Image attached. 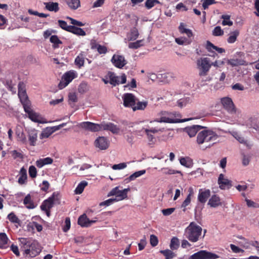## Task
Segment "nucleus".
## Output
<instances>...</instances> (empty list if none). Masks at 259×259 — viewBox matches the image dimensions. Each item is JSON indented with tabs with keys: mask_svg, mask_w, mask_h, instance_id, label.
Returning a JSON list of instances; mask_svg holds the SVG:
<instances>
[{
	"mask_svg": "<svg viewBox=\"0 0 259 259\" xmlns=\"http://www.w3.org/2000/svg\"><path fill=\"white\" fill-rule=\"evenodd\" d=\"M161 171H162V172L165 175H174L176 174L181 173L180 171L172 169L168 167L162 168L161 169Z\"/></svg>",
	"mask_w": 259,
	"mask_h": 259,
	"instance_id": "nucleus-52",
	"label": "nucleus"
},
{
	"mask_svg": "<svg viewBox=\"0 0 259 259\" xmlns=\"http://www.w3.org/2000/svg\"><path fill=\"white\" fill-rule=\"evenodd\" d=\"M139 33L136 27H134L131 29L130 31L127 34V40L128 41L135 40L138 37Z\"/></svg>",
	"mask_w": 259,
	"mask_h": 259,
	"instance_id": "nucleus-25",
	"label": "nucleus"
},
{
	"mask_svg": "<svg viewBox=\"0 0 259 259\" xmlns=\"http://www.w3.org/2000/svg\"><path fill=\"white\" fill-rule=\"evenodd\" d=\"M69 28V32H71L75 34L80 36H84L85 35V31L82 28L76 27L73 26H71V27Z\"/></svg>",
	"mask_w": 259,
	"mask_h": 259,
	"instance_id": "nucleus-39",
	"label": "nucleus"
},
{
	"mask_svg": "<svg viewBox=\"0 0 259 259\" xmlns=\"http://www.w3.org/2000/svg\"><path fill=\"white\" fill-rule=\"evenodd\" d=\"M96 222L97 220H90L85 214L81 215L78 219V224L82 227H89Z\"/></svg>",
	"mask_w": 259,
	"mask_h": 259,
	"instance_id": "nucleus-20",
	"label": "nucleus"
},
{
	"mask_svg": "<svg viewBox=\"0 0 259 259\" xmlns=\"http://www.w3.org/2000/svg\"><path fill=\"white\" fill-rule=\"evenodd\" d=\"M181 115L177 112H169L165 110L159 111L156 118L153 120H146L140 121L138 127L135 131L137 135L142 136L145 133L149 144H153L155 138L152 134H161L166 131L165 128L158 125V123H176L183 122L191 119H181Z\"/></svg>",
	"mask_w": 259,
	"mask_h": 259,
	"instance_id": "nucleus-1",
	"label": "nucleus"
},
{
	"mask_svg": "<svg viewBox=\"0 0 259 259\" xmlns=\"http://www.w3.org/2000/svg\"><path fill=\"white\" fill-rule=\"evenodd\" d=\"M78 126L85 131L96 132L101 131V124L86 121L78 124Z\"/></svg>",
	"mask_w": 259,
	"mask_h": 259,
	"instance_id": "nucleus-11",
	"label": "nucleus"
},
{
	"mask_svg": "<svg viewBox=\"0 0 259 259\" xmlns=\"http://www.w3.org/2000/svg\"><path fill=\"white\" fill-rule=\"evenodd\" d=\"M191 102V100L189 97H186L179 100L177 102L178 106L180 108L185 106L187 104Z\"/></svg>",
	"mask_w": 259,
	"mask_h": 259,
	"instance_id": "nucleus-50",
	"label": "nucleus"
},
{
	"mask_svg": "<svg viewBox=\"0 0 259 259\" xmlns=\"http://www.w3.org/2000/svg\"><path fill=\"white\" fill-rule=\"evenodd\" d=\"M94 145L99 149L105 150L109 147L110 141L106 137L103 136L99 137L95 140Z\"/></svg>",
	"mask_w": 259,
	"mask_h": 259,
	"instance_id": "nucleus-13",
	"label": "nucleus"
},
{
	"mask_svg": "<svg viewBox=\"0 0 259 259\" xmlns=\"http://www.w3.org/2000/svg\"><path fill=\"white\" fill-rule=\"evenodd\" d=\"M30 245H29L28 248L25 249V254L29 255L31 257L36 256L41 251L40 245L37 242L32 240Z\"/></svg>",
	"mask_w": 259,
	"mask_h": 259,
	"instance_id": "nucleus-10",
	"label": "nucleus"
},
{
	"mask_svg": "<svg viewBox=\"0 0 259 259\" xmlns=\"http://www.w3.org/2000/svg\"><path fill=\"white\" fill-rule=\"evenodd\" d=\"M220 256L212 252L201 250L191 255L189 259H218Z\"/></svg>",
	"mask_w": 259,
	"mask_h": 259,
	"instance_id": "nucleus-5",
	"label": "nucleus"
},
{
	"mask_svg": "<svg viewBox=\"0 0 259 259\" xmlns=\"http://www.w3.org/2000/svg\"><path fill=\"white\" fill-rule=\"evenodd\" d=\"M202 7L204 9H207L208 6L215 3V0H202Z\"/></svg>",
	"mask_w": 259,
	"mask_h": 259,
	"instance_id": "nucleus-61",
	"label": "nucleus"
},
{
	"mask_svg": "<svg viewBox=\"0 0 259 259\" xmlns=\"http://www.w3.org/2000/svg\"><path fill=\"white\" fill-rule=\"evenodd\" d=\"M108 77L109 78L110 84L113 86L125 83L126 81V77L125 74H122L121 76H117L114 73L109 72Z\"/></svg>",
	"mask_w": 259,
	"mask_h": 259,
	"instance_id": "nucleus-9",
	"label": "nucleus"
},
{
	"mask_svg": "<svg viewBox=\"0 0 259 259\" xmlns=\"http://www.w3.org/2000/svg\"><path fill=\"white\" fill-rule=\"evenodd\" d=\"M123 105L125 107H134L135 105L137 98L131 93L124 94L122 96Z\"/></svg>",
	"mask_w": 259,
	"mask_h": 259,
	"instance_id": "nucleus-14",
	"label": "nucleus"
},
{
	"mask_svg": "<svg viewBox=\"0 0 259 259\" xmlns=\"http://www.w3.org/2000/svg\"><path fill=\"white\" fill-rule=\"evenodd\" d=\"M169 74L167 73H159L158 81L161 82H167L168 81V78Z\"/></svg>",
	"mask_w": 259,
	"mask_h": 259,
	"instance_id": "nucleus-56",
	"label": "nucleus"
},
{
	"mask_svg": "<svg viewBox=\"0 0 259 259\" xmlns=\"http://www.w3.org/2000/svg\"><path fill=\"white\" fill-rule=\"evenodd\" d=\"M77 73L73 70L66 72L63 76L62 80L59 84V87L62 89L66 87L74 78L77 76Z\"/></svg>",
	"mask_w": 259,
	"mask_h": 259,
	"instance_id": "nucleus-7",
	"label": "nucleus"
},
{
	"mask_svg": "<svg viewBox=\"0 0 259 259\" xmlns=\"http://www.w3.org/2000/svg\"><path fill=\"white\" fill-rule=\"evenodd\" d=\"M85 55L83 52L80 53L75 59V64L79 68L84 65Z\"/></svg>",
	"mask_w": 259,
	"mask_h": 259,
	"instance_id": "nucleus-30",
	"label": "nucleus"
},
{
	"mask_svg": "<svg viewBox=\"0 0 259 259\" xmlns=\"http://www.w3.org/2000/svg\"><path fill=\"white\" fill-rule=\"evenodd\" d=\"M59 25L63 29L69 31V27H71V25H68L67 23L63 20H59L58 21Z\"/></svg>",
	"mask_w": 259,
	"mask_h": 259,
	"instance_id": "nucleus-62",
	"label": "nucleus"
},
{
	"mask_svg": "<svg viewBox=\"0 0 259 259\" xmlns=\"http://www.w3.org/2000/svg\"><path fill=\"white\" fill-rule=\"evenodd\" d=\"M145 44V40L144 39L138 40L133 42H130L128 45V47L130 49H137L142 46H144Z\"/></svg>",
	"mask_w": 259,
	"mask_h": 259,
	"instance_id": "nucleus-32",
	"label": "nucleus"
},
{
	"mask_svg": "<svg viewBox=\"0 0 259 259\" xmlns=\"http://www.w3.org/2000/svg\"><path fill=\"white\" fill-rule=\"evenodd\" d=\"M32 240L30 239H27L25 238H19V241L20 242L21 248H22L24 251L25 249L28 248L29 245H30Z\"/></svg>",
	"mask_w": 259,
	"mask_h": 259,
	"instance_id": "nucleus-40",
	"label": "nucleus"
},
{
	"mask_svg": "<svg viewBox=\"0 0 259 259\" xmlns=\"http://www.w3.org/2000/svg\"><path fill=\"white\" fill-rule=\"evenodd\" d=\"M197 66L199 70V75L205 76L207 75L211 64L208 58H201L197 61Z\"/></svg>",
	"mask_w": 259,
	"mask_h": 259,
	"instance_id": "nucleus-4",
	"label": "nucleus"
},
{
	"mask_svg": "<svg viewBox=\"0 0 259 259\" xmlns=\"http://www.w3.org/2000/svg\"><path fill=\"white\" fill-rule=\"evenodd\" d=\"M127 167V164L125 162L120 163L119 164H114L112 166V168L114 170L122 169Z\"/></svg>",
	"mask_w": 259,
	"mask_h": 259,
	"instance_id": "nucleus-58",
	"label": "nucleus"
},
{
	"mask_svg": "<svg viewBox=\"0 0 259 259\" xmlns=\"http://www.w3.org/2000/svg\"><path fill=\"white\" fill-rule=\"evenodd\" d=\"M226 62V59H224L223 60H216L211 63V66L215 67H221Z\"/></svg>",
	"mask_w": 259,
	"mask_h": 259,
	"instance_id": "nucleus-59",
	"label": "nucleus"
},
{
	"mask_svg": "<svg viewBox=\"0 0 259 259\" xmlns=\"http://www.w3.org/2000/svg\"><path fill=\"white\" fill-rule=\"evenodd\" d=\"M24 204L25 205L26 207L29 209H33L35 206L32 202L31 196L29 194H28L24 198L23 201Z\"/></svg>",
	"mask_w": 259,
	"mask_h": 259,
	"instance_id": "nucleus-41",
	"label": "nucleus"
},
{
	"mask_svg": "<svg viewBox=\"0 0 259 259\" xmlns=\"http://www.w3.org/2000/svg\"><path fill=\"white\" fill-rule=\"evenodd\" d=\"M66 2L68 6L71 10H76L80 6L79 0H66Z\"/></svg>",
	"mask_w": 259,
	"mask_h": 259,
	"instance_id": "nucleus-35",
	"label": "nucleus"
},
{
	"mask_svg": "<svg viewBox=\"0 0 259 259\" xmlns=\"http://www.w3.org/2000/svg\"><path fill=\"white\" fill-rule=\"evenodd\" d=\"M221 103L224 107L230 113H234L235 109L234 104L231 98L229 97H224L221 99Z\"/></svg>",
	"mask_w": 259,
	"mask_h": 259,
	"instance_id": "nucleus-16",
	"label": "nucleus"
},
{
	"mask_svg": "<svg viewBox=\"0 0 259 259\" xmlns=\"http://www.w3.org/2000/svg\"><path fill=\"white\" fill-rule=\"evenodd\" d=\"M176 42L179 45H188L192 41L191 38L180 37L175 38Z\"/></svg>",
	"mask_w": 259,
	"mask_h": 259,
	"instance_id": "nucleus-37",
	"label": "nucleus"
},
{
	"mask_svg": "<svg viewBox=\"0 0 259 259\" xmlns=\"http://www.w3.org/2000/svg\"><path fill=\"white\" fill-rule=\"evenodd\" d=\"M228 64L230 65L232 67L237 66L239 65H247V63L243 60L239 59H230L226 60Z\"/></svg>",
	"mask_w": 259,
	"mask_h": 259,
	"instance_id": "nucleus-24",
	"label": "nucleus"
},
{
	"mask_svg": "<svg viewBox=\"0 0 259 259\" xmlns=\"http://www.w3.org/2000/svg\"><path fill=\"white\" fill-rule=\"evenodd\" d=\"M18 96L20 98V101L23 105V108L31 104L30 102L28 99V97L26 95V91L22 92V93H18Z\"/></svg>",
	"mask_w": 259,
	"mask_h": 259,
	"instance_id": "nucleus-34",
	"label": "nucleus"
},
{
	"mask_svg": "<svg viewBox=\"0 0 259 259\" xmlns=\"http://www.w3.org/2000/svg\"><path fill=\"white\" fill-rule=\"evenodd\" d=\"M222 18L224 19V20L222 22L223 25L232 26L233 25V22L230 20V16L229 15H222Z\"/></svg>",
	"mask_w": 259,
	"mask_h": 259,
	"instance_id": "nucleus-53",
	"label": "nucleus"
},
{
	"mask_svg": "<svg viewBox=\"0 0 259 259\" xmlns=\"http://www.w3.org/2000/svg\"><path fill=\"white\" fill-rule=\"evenodd\" d=\"M130 191L129 188L124 189L123 190H120L119 187H116L113 188L108 194V196H115L116 201H121L127 198V193Z\"/></svg>",
	"mask_w": 259,
	"mask_h": 259,
	"instance_id": "nucleus-6",
	"label": "nucleus"
},
{
	"mask_svg": "<svg viewBox=\"0 0 259 259\" xmlns=\"http://www.w3.org/2000/svg\"><path fill=\"white\" fill-rule=\"evenodd\" d=\"M146 173L145 169H142L141 170L137 171L130 175L128 178H127L125 180L127 182H131L135 180L137 178L140 177L141 176L144 175Z\"/></svg>",
	"mask_w": 259,
	"mask_h": 259,
	"instance_id": "nucleus-29",
	"label": "nucleus"
},
{
	"mask_svg": "<svg viewBox=\"0 0 259 259\" xmlns=\"http://www.w3.org/2000/svg\"><path fill=\"white\" fill-rule=\"evenodd\" d=\"M179 29L181 33L186 34L188 37L191 38L193 36V33L191 30L186 28V26L184 23H182L180 24L179 27Z\"/></svg>",
	"mask_w": 259,
	"mask_h": 259,
	"instance_id": "nucleus-33",
	"label": "nucleus"
},
{
	"mask_svg": "<svg viewBox=\"0 0 259 259\" xmlns=\"http://www.w3.org/2000/svg\"><path fill=\"white\" fill-rule=\"evenodd\" d=\"M7 218L13 223L19 224L20 220L14 212H11L8 215Z\"/></svg>",
	"mask_w": 259,
	"mask_h": 259,
	"instance_id": "nucleus-54",
	"label": "nucleus"
},
{
	"mask_svg": "<svg viewBox=\"0 0 259 259\" xmlns=\"http://www.w3.org/2000/svg\"><path fill=\"white\" fill-rule=\"evenodd\" d=\"M218 138V135L212 131L203 130L197 134L196 143L200 148L204 150L210 147Z\"/></svg>",
	"mask_w": 259,
	"mask_h": 259,
	"instance_id": "nucleus-2",
	"label": "nucleus"
},
{
	"mask_svg": "<svg viewBox=\"0 0 259 259\" xmlns=\"http://www.w3.org/2000/svg\"><path fill=\"white\" fill-rule=\"evenodd\" d=\"M102 130H108L114 134H118L120 132L118 126L111 122L101 123V131Z\"/></svg>",
	"mask_w": 259,
	"mask_h": 259,
	"instance_id": "nucleus-19",
	"label": "nucleus"
},
{
	"mask_svg": "<svg viewBox=\"0 0 259 259\" xmlns=\"http://www.w3.org/2000/svg\"><path fill=\"white\" fill-rule=\"evenodd\" d=\"M203 128V126L198 125H193L185 128L184 131L187 133L190 137L195 136L196 133Z\"/></svg>",
	"mask_w": 259,
	"mask_h": 259,
	"instance_id": "nucleus-22",
	"label": "nucleus"
},
{
	"mask_svg": "<svg viewBox=\"0 0 259 259\" xmlns=\"http://www.w3.org/2000/svg\"><path fill=\"white\" fill-rule=\"evenodd\" d=\"M239 31L236 30L234 31L231 32L229 34V37L227 39V41L229 44H233L235 42L237 39V37L239 35Z\"/></svg>",
	"mask_w": 259,
	"mask_h": 259,
	"instance_id": "nucleus-38",
	"label": "nucleus"
},
{
	"mask_svg": "<svg viewBox=\"0 0 259 259\" xmlns=\"http://www.w3.org/2000/svg\"><path fill=\"white\" fill-rule=\"evenodd\" d=\"M52 134V131H51L50 128L49 127L46 128L44 129L40 135V139H42L44 138H48Z\"/></svg>",
	"mask_w": 259,
	"mask_h": 259,
	"instance_id": "nucleus-51",
	"label": "nucleus"
},
{
	"mask_svg": "<svg viewBox=\"0 0 259 259\" xmlns=\"http://www.w3.org/2000/svg\"><path fill=\"white\" fill-rule=\"evenodd\" d=\"M245 201L246 202V204L248 207H253V208H258L259 207V204L257 203H256L255 202H253V201L246 199Z\"/></svg>",
	"mask_w": 259,
	"mask_h": 259,
	"instance_id": "nucleus-64",
	"label": "nucleus"
},
{
	"mask_svg": "<svg viewBox=\"0 0 259 259\" xmlns=\"http://www.w3.org/2000/svg\"><path fill=\"white\" fill-rule=\"evenodd\" d=\"M15 134L16 135L18 141L25 144L27 143V138L24 133L22 126L20 125H17L16 126Z\"/></svg>",
	"mask_w": 259,
	"mask_h": 259,
	"instance_id": "nucleus-17",
	"label": "nucleus"
},
{
	"mask_svg": "<svg viewBox=\"0 0 259 259\" xmlns=\"http://www.w3.org/2000/svg\"><path fill=\"white\" fill-rule=\"evenodd\" d=\"M181 164L188 168H190L193 166V160L189 157H182L180 159Z\"/></svg>",
	"mask_w": 259,
	"mask_h": 259,
	"instance_id": "nucleus-36",
	"label": "nucleus"
},
{
	"mask_svg": "<svg viewBox=\"0 0 259 259\" xmlns=\"http://www.w3.org/2000/svg\"><path fill=\"white\" fill-rule=\"evenodd\" d=\"M218 184L221 189H225L227 187H229L231 185V181L225 178V176L221 174L219 175L218 179Z\"/></svg>",
	"mask_w": 259,
	"mask_h": 259,
	"instance_id": "nucleus-23",
	"label": "nucleus"
},
{
	"mask_svg": "<svg viewBox=\"0 0 259 259\" xmlns=\"http://www.w3.org/2000/svg\"><path fill=\"white\" fill-rule=\"evenodd\" d=\"M180 245L179 240L177 237H173L171 239L170 243V248L172 250L177 249Z\"/></svg>",
	"mask_w": 259,
	"mask_h": 259,
	"instance_id": "nucleus-47",
	"label": "nucleus"
},
{
	"mask_svg": "<svg viewBox=\"0 0 259 259\" xmlns=\"http://www.w3.org/2000/svg\"><path fill=\"white\" fill-rule=\"evenodd\" d=\"M29 175L32 178H35L36 176L37 171L35 167L33 165L30 166L29 168Z\"/></svg>",
	"mask_w": 259,
	"mask_h": 259,
	"instance_id": "nucleus-60",
	"label": "nucleus"
},
{
	"mask_svg": "<svg viewBox=\"0 0 259 259\" xmlns=\"http://www.w3.org/2000/svg\"><path fill=\"white\" fill-rule=\"evenodd\" d=\"M8 238L5 233H0V248H6L7 245Z\"/></svg>",
	"mask_w": 259,
	"mask_h": 259,
	"instance_id": "nucleus-44",
	"label": "nucleus"
},
{
	"mask_svg": "<svg viewBox=\"0 0 259 259\" xmlns=\"http://www.w3.org/2000/svg\"><path fill=\"white\" fill-rule=\"evenodd\" d=\"M58 194L54 193L51 197L44 201L40 206L41 210L50 209L53 206L54 204L58 202Z\"/></svg>",
	"mask_w": 259,
	"mask_h": 259,
	"instance_id": "nucleus-12",
	"label": "nucleus"
},
{
	"mask_svg": "<svg viewBox=\"0 0 259 259\" xmlns=\"http://www.w3.org/2000/svg\"><path fill=\"white\" fill-rule=\"evenodd\" d=\"M189 194L188 195L187 197H186L185 200L183 201V202L181 205V207L184 208L183 209L184 211H185V207L190 203L191 199V196L193 194V191L192 188H190L189 189Z\"/></svg>",
	"mask_w": 259,
	"mask_h": 259,
	"instance_id": "nucleus-42",
	"label": "nucleus"
},
{
	"mask_svg": "<svg viewBox=\"0 0 259 259\" xmlns=\"http://www.w3.org/2000/svg\"><path fill=\"white\" fill-rule=\"evenodd\" d=\"M202 229L196 223L192 222L186 229V237L191 242H196L201 235Z\"/></svg>",
	"mask_w": 259,
	"mask_h": 259,
	"instance_id": "nucleus-3",
	"label": "nucleus"
},
{
	"mask_svg": "<svg viewBox=\"0 0 259 259\" xmlns=\"http://www.w3.org/2000/svg\"><path fill=\"white\" fill-rule=\"evenodd\" d=\"M160 2L158 0H147L145 2V7L150 9L154 7L156 4H159Z\"/></svg>",
	"mask_w": 259,
	"mask_h": 259,
	"instance_id": "nucleus-55",
	"label": "nucleus"
},
{
	"mask_svg": "<svg viewBox=\"0 0 259 259\" xmlns=\"http://www.w3.org/2000/svg\"><path fill=\"white\" fill-rule=\"evenodd\" d=\"M26 132L29 145L32 146H35L37 141V131L34 128H30L26 130Z\"/></svg>",
	"mask_w": 259,
	"mask_h": 259,
	"instance_id": "nucleus-18",
	"label": "nucleus"
},
{
	"mask_svg": "<svg viewBox=\"0 0 259 259\" xmlns=\"http://www.w3.org/2000/svg\"><path fill=\"white\" fill-rule=\"evenodd\" d=\"M208 204L212 207H216L221 205L220 197L216 195H213L209 199Z\"/></svg>",
	"mask_w": 259,
	"mask_h": 259,
	"instance_id": "nucleus-26",
	"label": "nucleus"
},
{
	"mask_svg": "<svg viewBox=\"0 0 259 259\" xmlns=\"http://www.w3.org/2000/svg\"><path fill=\"white\" fill-rule=\"evenodd\" d=\"M24 111L27 113L28 116L32 121L37 123H44V118L38 113L34 112L31 108V104L24 107Z\"/></svg>",
	"mask_w": 259,
	"mask_h": 259,
	"instance_id": "nucleus-8",
	"label": "nucleus"
},
{
	"mask_svg": "<svg viewBox=\"0 0 259 259\" xmlns=\"http://www.w3.org/2000/svg\"><path fill=\"white\" fill-rule=\"evenodd\" d=\"M232 136L240 143L243 144L247 146H248L247 141H246L243 137H242L238 133L233 132L232 134Z\"/></svg>",
	"mask_w": 259,
	"mask_h": 259,
	"instance_id": "nucleus-48",
	"label": "nucleus"
},
{
	"mask_svg": "<svg viewBox=\"0 0 259 259\" xmlns=\"http://www.w3.org/2000/svg\"><path fill=\"white\" fill-rule=\"evenodd\" d=\"M53 162V159L50 157L40 159L36 161V166L41 168L45 165L51 164Z\"/></svg>",
	"mask_w": 259,
	"mask_h": 259,
	"instance_id": "nucleus-31",
	"label": "nucleus"
},
{
	"mask_svg": "<svg viewBox=\"0 0 259 259\" xmlns=\"http://www.w3.org/2000/svg\"><path fill=\"white\" fill-rule=\"evenodd\" d=\"M44 5L45 6V8L49 11L57 12L59 10V4L58 3H44Z\"/></svg>",
	"mask_w": 259,
	"mask_h": 259,
	"instance_id": "nucleus-27",
	"label": "nucleus"
},
{
	"mask_svg": "<svg viewBox=\"0 0 259 259\" xmlns=\"http://www.w3.org/2000/svg\"><path fill=\"white\" fill-rule=\"evenodd\" d=\"M88 182L85 181H81L75 189V193L76 194H80L83 192L84 188L88 185Z\"/></svg>",
	"mask_w": 259,
	"mask_h": 259,
	"instance_id": "nucleus-43",
	"label": "nucleus"
},
{
	"mask_svg": "<svg viewBox=\"0 0 259 259\" xmlns=\"http://www.w3.org/2000/svg\"><path fill=\"white\" fill-rule=\"evenodd\" d=\"M148 102L146 101L144 102H138L137 105H134L133 107V110L136 111L137 110H144L147 106Z\"/></svg>",
	"mask_w": 259,
	"mask_h": 259,
	"instance_id": "nucleus-49",
	"label": "nucleus"
},
{
	"mask_svg": "<svg viewBox=\"0 0 259 259\" xmlns=\"http://www.w3.org/2000/svg\"><path fill=\"white\" fill-rule=\"evenodd\" d=\"M116 201V199L114 198H110L108 200H106L104 201H103L100 203V206H108L113 203L114 202Z\"/></svg>",
	"mask_w": 259,
	"mask_h": 259,
	"instance_id": "nucleus-63",
	"label": "nucleus"
},
{
	"mask_svg": "<svg viewBox=\"0 0 259 259\" xmlns=\"http://www.w3.org/2000/svg\"><path fill=\"white\" fill-rule=\"evenodd\" d=\"M210 195V191L209 190L201 189L199 190L198 200L200 202L204 203L206 202Z\"/></svg>",
	"mask_w": 259,
	"mask_h": 259,
	"instance_id": "nucleus-21",
	"label": "nucleus"
},
{
	"mask_svg": "<svg viewBox=\"0 0 259 259\" xmlns=\"http://www.w3.org/2000/svg\"><path fill=\"white\" fill-rule=\"evenodd\" d=\"M114 66L118 68H122L127 63L124 57L118 54H114L111 60Z\"/></svg>",
	"mask_w": 259,
	"mask_h": 259,
	"instance_id": "nucleus-15",
	"label": "nucleus"
},
{
	"mask_svg": "<svg viewBox=\"0 0 259 259\" xmlns=\"http://www.w3.org/2000/svg\"><path fill=\"white\" fill-rule=\"evenodd\" d=\"M160 252L165 256V259H171L176 255L174 252L169 249L160 250Z\"/></svg>",
	"mask_w": 259,
	"mask_h": 259,
	"instance_id": "nucleus-45",
	"label": "nucleus"
},
{
	"mask_svg": "<svg viewBox=\"0 0 259 259\" xmlns=\"http://www.w3.org/2000/svg\"><path fill=\"white\" fill-rule=\"evenodd\" d=\"M50 40L52 44H53V47L54 48H58L59 45L62 44V41L59 39L58 37L56 35L51 36Z\"/></svg>",
	"mask_w": 259,
	"mask_h": 259,
	"instance_id": "nucleus-46",
	"label": "nucleus"
},
{
	"mask_svg": "<svg viewBox=\"0 0 259 259\" xmlns=\"http://www.w3.org/2000/svg\"><path fill=\"white\" fill-rule=\"evenodd\" d=\"M223 34L224 31L220 26L215 27L212 31V34L214 36H221Z\"/></svg>",
	"mask_w": 259,
	"mask_h": 259,
	"instance_id": "nucleus-57",
	"label": "nucleus"
},
{
	"mask_svg": "<svg viewBox=\"0 0 259 259\" xmlns=\"http://www.w3.org/2000/svg\"><path fill=\"white\" fill-rule=\"evenodd\" d=\"M27 178V170L24 167H22L19 172L18 178L19 184L22 185L26 183Z\"/></svg>",
	"mask_w": 259,
	"mask_h": 259,
	"instance_id": "nucleus-28",
	"label": "nucleus"
}]
</instances>
